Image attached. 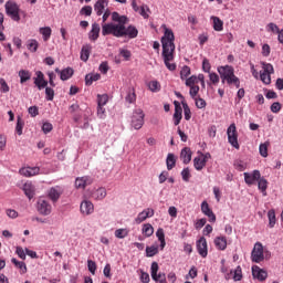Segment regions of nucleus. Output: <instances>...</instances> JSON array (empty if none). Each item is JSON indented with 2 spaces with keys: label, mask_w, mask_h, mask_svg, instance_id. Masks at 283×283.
<instances>
[{
  "label": "nucleus",
  "mask_w": 283,
  "mask_h": 283,
  "mask_svg": "<svg viewBox=\"0 0 283 283\" xmlns=\"http://www.w3.org/2000/svg\"><path fill=\"white\" fill-rule=\"evenodd\" d=\"M112 21L109 23H104L102 25V34L103 36H107L112 34L117 39H123V36H127L128 39H136L138 36V29L134 25H128L129 18L127 15H120L118 12L112 13Z\"/></svg>",
  "instance_id": "obj_1"
},
{
  "label": "nucleus",
  "mask_w": 283,
  "mask_h": 283,
  "mask_svg": "<svg viewBox=\"0 0 283 283\" xmlns=\"http://www.w3.org/2000/svg\"><path fill=\"white\" fill-rule=\"evenodd\" d=\"M176 36L174 35V31L171 29L165 28L164 36L161 38L164 63L170 72L176 70V63H171L174 61V52H176Z\"/></svg>",
  "instance_id": "obj_2"
},
{
  "label": "nucleus",
  "mask_w": 283,
  "mask_h": 283,
  "mask_svg": "<svg viewBox=\"0 0 283 283\" xmlns=\"http://www.w3.org/2000/svg\"><path fill=\"white\" fill-rule=\"evenodd\" d=\"M218 73L220 74L221 83L224 85H234L237 90L240 87V78L235 76V70L231 65L219 66L217 69Z\"/></svg>",
  "instance_id": "obj_3"
},
{
  "label": "nucleus",
  "mask_w": 283,
  "mask_h": 283,
  "mask_svg": "<svg viewBox=\"0 0 283 283\" xmlns=\"http://www.w3.org/2000/svg\"><path fill=\"white\" fill-rule=\"evenodd\" d=\"M4 8L8 17H10L12 21H21V15H19L21 9L17 2L8 1L6 2Z\"/></svg>",
  "instance_id": "obj_4"
},
{
  "label": "nucleus",
  "mask_w": 283,
  "mask_h": 283,
  "mask_svg": "<svg viewBox=\"0 0 283 283\" xmlns=\"http://www.w3.org/2000/svg\"><path fill=\"white\" fill-rule=\"evenodd\" d=\"M262 71L260 72V78L265 85H271V74H273V64L261 62Z\"/></svg>",
  "instance_id": "obj_5"
},
{
  "label": "nucleus",
  "mask_w": 283,
  "mask_h": 283,
  "mask_svg": "<svg viewBox=\"0 0 283 283\" xmlns=\"http://www.w3.org/2000/svg\"><path fill=\"white\" fill-rule=\"evenodd\" d=\"M132 127L134 129H142L145 125V113H143V109L137 108L134 111L130 122Z\"/></svg>",
  "instance_id": "obj_6"
},
{
  "label": "nucleus",
  "mask_w": 283,
  "mask_h": 283,
  "mask_svg": "<svg viewBox=\"0 0 283 283\" xmlns=\"http://www.w3.org/2000/svg\"><path fill=\"white\" fill-rule=\"evenodd\" d=\"M251 260L255 262V264H260V262H264V245L261 242H256L251 252Z\"/></svg>",
  "instance_id": "obj_7"
},
{
  "label": "nucleus",
  "mask_w": 283,
  "mask_h": 283,
  "mask_svg": "<svg viewBox=\"0 0 283 283\" xmlns=\"http://www.w3.org/2000/svg\"><path fill=\"white\" fill-rule=\"evenodd\" d=\"M228 143L234 147V149H240V144L238 143V129L234 124H231L227 129Z\"/></svg>",
  "instance_id": "obj_8"
},
{
  "label": "nucleus",
  "mask_w": 283,
  "mask_h": 283,
  "mask_svg": "<svg viewBox=\"0 0 283 283\" xmlns=\"http://www.w3.org/2000/svg\"><path fill=\"white\" fill-rule=\"evenodd\" d=\"M38 211L41 216H50L52 213V205L45 199H39Z\"/></svg>",
  "instance_id": "obj_9"
},
{
  "label": "nucleus",
  "mask_w": 283,
  "mask_h": 283,
  "mask_svg": "<svg viewBox=\"0 0 283 283\" xmlns=\"http://www.w3.org/2000/svg\"><path fill=\"white\" fill-rule=\"evenodd\" d=\"M33 82L35 87H38V90H45V87H48V81L45 78V74H43V72L41 71H36L35 72V77H33Z\"/></svg>",
  "instance_id": "obj_10"
},
{
  "label": "nucleus",
  "mask_w": 283,
  "mask_h": 283,
  "mask_svg": "<svg viewBox=\"0 0 283 283\" xmlns=\"http://www.w3.org/2000/svg\"><path fill=\"white\" fill-rule=\"evenodd\" d=\"M244 180H245V185H255V182H258L262 176V174H260V170H253L252 172H244Z\"/></svg>",
  "instance_id": "obj_11"
},
{
  "label": "nucleus",
  "mask_w": 283,
  "mask_h": 283,
  "mask_svg": "<svg viewBox=\"0 0 283 283\" xmlns=\"http://www.w3.org/2000/svg\"><path fill=\"white\" fill-rule=\"evenodd\" d=\"M94 182V179L90 176L77 177L75 179V188L76 189H85V187H90Z\"/></svg>",
  "instance_id": "obj_12"
},
{
  "label": "nucleus",
  "mask_w": 283,
  "mask_h": 283,
  "mask_svg": "<svg viewBox=\"0 0 283 283\" xmlns=\"http://www.w3.org/2000/svg\"><path fill=\"white\" fill-rule=\"evenodd\" d=\"M48 196L52 202H59V198L63 196V188H61V186L52 187L48 191Z\"/></svg>",
  "instance_id": "obj_13"
},
{
  "label": "nucleus",
  "mask_w": 283,
  "mask_h": 283,
  "mask_svg": "<svg viewBox=\"0 0 283 283\" xmlns=\"http://www.w3.org/2000/svg\"><path fill=\"white\" fill-rule=\"evenodd\" d=\"M154 209L147 208L138 213L137 218H135L136 224H140L147 220V218H154Z\"/></svg>",
  "instance_id": "obj_14"
},
{
  "label": "nucleus",
  "mask_w": 283,
  "mask_h": 283,
  "mask_svg": "<svg viewBox=\"0 0 283 283\" xmlns=\"http://www.w3.org/2000/svg\"><path fill=\"white\" fill-rule=\"evenodd\" d=\"M80 211L83 216H92V213H94V203H92L90 200L82 201Z\"/></svg>",
  "instance_id": "obj_15"
},
{
  "label": "nucleus",
  "mask_w": 283,
  "mask_h": 283,
  "mask_svg": "<svg viewBox=\"0 0 283 283\" xmlns=\"http://www.w3.org/2000/svg\"><path fill=\"white\" fill-rule=\"evenodd\" d=\"M197 250H198L199 255H201V258H207V255H209V251H208V247H207V239H205V237H201L197 241Z\"/></svg>",
  "instance_id": "obj_16"
},
{
  "label": "nucleus",
  "mask_w": 283,
  "mask_h": 283,
  "mask_svg": "<svg viewBox=\"0 0 283 283\" xmlns=\"http://www.w3.org/2000/svg\"><path fill=\"white\" fill-rule=\"evenodd\" d=\"M252 275L253 277L259 280V282H264V280L269 277V273H266V271H264L263 269H260V266L258 265L252 266Z\"/></svg>",
  "instance_id": "obj_17"
},
{
  "label": "nucleus",
  "mask_w": 283,
  "mask_h": 283,
  "mask_svg": "<svg viewBox=\"0 0 283 283\" xmlns=\"http://www.w3.org/2000/svg\"><path fill=\"white\" fill-rule=\"evenodd\" d=\"M201 211L203 216H207V218H209V222H216V213H213V210H211L207 201H202Z\"/></svg>",
  "instance_id": "obj_18"
},
{
  "label": "nucleus",
  "mask_w": 283,
  "mask_h": 283,
  "mask_svg": "<svg viewBox=\"0 0 283 283\" xmlns=\"http://www.w3.org/2000/svg\"><path fill=\"white\" fill-rule=\"evenodd\" d=\"M193 167L195 169H197V171H202V169L207 167V156H205V154H201L198 157H195Z\"/></svg>",
  "instance_id": "obj_19"
},
{
  "label": "nucleus",
  "mask_w": 283,
  "mask_h": 283,
  "mask_svg": "<svg viewBox=\"0 0 283 283\" xmlns=\"http://www.w3.org/2000/svg\"><path fill=\"white\" fill-rule=\"evenodd\" d=\"M160 266H158V262H153L151 266H150V275L154 280V282H158V280H160V277H165V273L160 272L158 274Z\"/></svg>",
  "instance_id": "obj_20"
},
{
  "label": "nucleus",
  "mask_w": 283,
  "mask_h": 283,
  "mask_svg": "<svg viewBox=\"0 0 283 283\" xmlns=\"http://www.w3.org/2000/svg\"><path fill=\"white\" fill-rule=\"evenodd\" d=\"M101 35V25L98 23L92 24V30L88 32L90 41H98V36Z\"/></svg>",
  "instance_id": "obj_21"
},
{
  "label": "nucleus",
  "mask_w": 283,
  "mask_h": 283,
  "mask_svg": "<svg viewBox=\"0 0 283 283\" xmlns=\"http://www.w3.org/2000/svg\"><path fill=\"white\" fill-rule=\"evenodd\" d=\"M180 120H182V107L180 103L175 102L174 125H180Z\"/></svg>",
  "instance_id": "obj_22"
},
{
  "label": "nucleus",
  "mask_w": 283,
  "mask_h": 283,
  "mask_svg": "<svg viewBox=\"0 0 283 283\" xmlns=\"http://www.w3.org/2000/svg\"><path fill=\"white\" fill-rule=\"evenodd\" d=\"M41 171L39 167H27L20 169L21 176H25L27 178H30L32 176H38V174Z\"/></svg>",
  "instance_id": "obj_23"
},
{
  "label": "nucleus",
  "mask_w": 283,
  "mask_h": 283,
  "mask_svg": "<svg viewBox=\"0 0 283 283\" xmlns=\"http://www.w3.org/2000/svg\"><path fill=\"white\" fill-rule=\"evenodd\" d=\"M90 54H92V44H84L81 50V61L87 63V61L90 60Z\"/></svg>",
  "instance_id": "obj_24"
},
{
  "label": "nucleus",
  "mask_w": 283,
  "mask_h": 283,
  "mask_svg": "<svg viewBox=\"0 0 283 283\" xmlns=\"http://www.w3.org/2000/svg\"><path fill=\"white\" fill-rule=\"evenodd\" d=\"M191 148L185 147L180 153V160H182L184 165H189L191 163Z\"/></svg>",
  "instance_id": "obj_25"
},
{
  "label": "nucleus",
  "mask_w": 283,
  "mask_h": 283,
  "mask_svg": "<svg viewBox=\"0 0 283 283\" xmlns=\"http://www.w3.org/2000/svg\"><path fill=\"white\" fill-rule=\"evenodd\" d=\"M214 245L219 251H224L227 249V237L214 238Z\"/></svg>",
  "instance_id": "obj_26"
},
{
  "label": "nucleus",
  "mask_w": 283,
  "mask_h": 283,
  "mask_svg": "<svg viewBox=\"0 0 283 283\" xmlns=\"http://www.w3.org/2000/svg\"><path fill=\"white\" fill-rule=\"evenodd\" d=\"M106 197H107V190L103 187L96 189L93 192L94 200H105Z\"/></svg>",
  "instance_id": "obj_27"
},
{
  "label": "nucleus",
  "mask_w": 283,
  "mask_h": 283,
  "mask_svg": "<svg viewBox=\"0 0 283 283\" xmlns=\"http://www.w3.org/2000/svg\"><path fill=\"white\" fill-rule=\"evenodd\" d=\"M23 191L27 198H29V200H32L34 198V186L30 182L24 184Z\"/></svg>",
  "instance_id": "obj_28"
},
{
  "label": "nucleus",
  "mask_w": 283,
  "mask_h": 283,
  "mask_svg": "<svg viewBox=\"0 0 283 283\" xmlns=\"http://www.w3.org/2000/svg\"><path fill=\"white\" fill-rule=\"evenodd\" d=\"M72 76H74V70L72 67H66L60 72L61 81H69Z\"/></svg>",
  "instance_id": "obj_29"
},
{
  "label": "nucleus",
  "mask_w": 283,
  "mask_h": 283,
  "mask_svg": "<svg viewBox=\"0 0 283 283\" xmlns=\"http://www.w3.org/2000/svg\"><path fill=\"white\" fill-rule=\"evenodd\" d=\"M18 74H19L21 84L28 83V81L32 78V73L28 70H20Z\"/></svg>",
  "instance_id": "obj_30"
},
{
  "label": "nucleus",
  "mask_w": 283,
  "mask_h": 283,
  "mask_svg": "<svg viewBox=\"0 0 283 283\" xmlns=\"http://www.w3.org/2000/svg\"><path fill=\"white\" fill-rule=\"evenodd\" d=\"M258 187L262 195L266 196V189H269V181L264 179V177H260V179L258 180Z\"/></svg>",
  "instance_id": "obj_31"
},
{
  "label": "nucleus",
  "mask_w": 283,
  "mask_h": 283,
  "mask_svg": "<svg viewBox=\"0 0 283 283\" xmlns=\"http://www.w3.org/2000/svg\"><path fill=\"white\" fill-rule=\"evenodd\" d=\"M166 165H167L168 171H171V169L176 167V155L169 153L166 158Z\"/></svg>",
  "instance_id": "obj_32"
},
{
  "label": "nucleus",
  "mask_w": 283,
  "mask_h": 283,
  "mask_svg": "<svg viewBox=\"0 0 283 283\" xmlns=\"http://www.w3.org/2000/svg\"><path fill=\"white\" fill-rule=\"evenodd\" d=\"M212 21H213V30H216V32H222L224 30V22H222L220 18L212 17Z\"/></svg>",
  "instance_id": "obj_33"
},
{
  "label": "nucleus",
  "mask_w": 283,
  "mask_h": 283,
  "mask_svg": "<svg viewBox=\"0 0 283 283\" xmlns=\"http://www.w3.org/2000/svg\"><path fill=\"white\" fill-rule=\"evenodd\" d=\"M12 264L17 266V269H20V273L24 274L28 273V266L25 265V262L18 261L17 259H11Z\"/></svg>",
  "instance_id": "obj_34"
},
{
  "label": "nucleus",
  "mask_w": 283,
  "mask_h": 283,
  "mask_svg": "<svg viewBox=\"0 0 283 283\" xmlns=\"http://www.w3.org/2000/svg\"><path fill=\"white\" fill-rule=\"evenodd\" d=\"M40 34H42L43 41H50V38L52 36V28L50 27L40 28Z\"/></svg>",
  "instance_id": "obj_35"
},
{
  "label": "nucleus",
  "mask_w": 283,
  "mask_h": 283,
  "mask_svg": "<svg viewBox=\"0 0 283 283\" xmlns=\"http://www.w3.org/2000/svg\"><path fill=\"white\" fill-rule=\"evenodd\" d=\"M101 80V74L95 73V74H87L85 76V85H92V83H94L95 81H99Z\"/></svg>",
  "instance_id": "obj_36"
},
{
  "label": "nucleus",
  "mask_w": 283,
  "mask_h": 283,
  "mask_svg": "<svg viewBox=\"0 0 283 283\" xmlns=\"http://www.w3.org/2000/svg\"><path fill=\"white\" fill-rule=\"evenodd\" d=\"M142 232L144 233V235H146V238H151V235H154V226H151L150 223H145L143 226Z\"/></svg>",
  "instance_id": "obj_37"
},
{
  "label": "nucleus",
  "mask_w": 283,
  "mask_h": 283,
  "mask_svg": "<svg viewBox=\"0 0 283 283\" xmlns=\"http://www.w3.org/2000/svg\"><path fill=\"white\" fill-rule=\"evenodd\" d=\"M148 90H150V92H154V93H158L160 92L161 90V85H160V82L154 80V81H150L148 83Z\"/></svg>",
  "instance_id": "obj_38"
},
{
  "label": "nucleus",
  "mask_w": 283,
  "mask_h": 283,
  "mask_svg": "<svg viewBox=\"0 0 283 283\" xmlns=\"http://www.w3.org/2000/svg\"><path fill=\"white\" fill-rule=\"evenodd\" d=\"M125 101H126V103H129V104L136 103V90L129 88L127 91V95L125 97Z\"/></svg>",
  "instance_id": "obj_39"
},
{
  "label": "nucleus",
  "mask_w": 283,
  "mask_h": 283,
  "mask_svg": "<svg viewBox=\"0 0 283 283\" xmlns=\"http://www.w3.org/2000/svg\"><path fill=\"white\" fill-rule=\"evenodd\" d=\"M27 48L29 52H36V50H39V41L34 39L28 40Z\"/></svg>",
  "instance_id": "obj_40"
},
{
  "label": "nucleus",
  "mask_w": 283,
  "mask_h": 283,
  "mask_svg": "<svg viewBox=\"0 0 283 283\" xmlns=\"http://www.w3.org/2000/svg\"><path fill=\"white\" fill-rule=\"evenodd\" d=\"M218 83H220V75H218L217 73L210 72L209 73V82L208 85H218Z\"/></svg>",
  "instance_id": "obj_41"
},
{
  "label": "nucleus",
  "mask_w": 283,
  "mask_h": 283,
  "mask_svg": "<svg viewBox=\"0 0 283 283\" xmlns=\"http://www.w3.org/2000/svg\"><path fill=\"white\" fill-rule=\"evenodd\" d=\"M269 142H265L259 146L260 156L266 158L269 156Z\"/></svg>",
  "instance_id": "obj_42"
},
{
  "label": "nucleus",
  "mask_w": 283,
  "mask_h": 283,
  "mask_svg": "<svg viewBox=\"0 0 283 283\" xmlns=\"http://www.w3.org/2000/svg\"><path fill=\"white\" fill-rule=\"evenodd\" d=\"M268 218H269V227H270V229H273V227H275V222H276L274 209H271L268 211Z\"/></svg>",
  "instance_id": "obj_43"
},
{
  "label": "nucleus",
  "mask_w": 283,
  "mask_h": 283,
  "mask_svg": "<svg viewBox=\"0 0 283 283\" xmlns=\"http://www.w3.org/2000/svg\"><path fill=\"white\" fill-rule=\"evenodd\" d=\"M105 6H107L105 2L102 1H96L95 6H94V10L97 14V17H101V14H103L104 10H105Z\"/></svg>",
  "instance_id": "obj_44"
},
{
  "label": "nucleus",
  "mask_w": 283,
  "mask_h": 283,
  "mask_svg": "<svg viewBox=\"0 0 283 283\" xmlns=\"http://www.w3.org/2000/svg\"><path fill=\"white\" fill-rule=\"evenodd\" d=\"M147 258H154V255H158V245H151L146 248Z\"/></svg>",
  "instance_id": "obj_45"
},
{
  "label": "nucleus",
  "mask_w": 283,
  "mask_h": 283,
  "mask_svg": "<svg viewBox=\"0 0 283 283\" xmlns=\"http://www.w3.org/2000/svg\"><path fill=\"white\" fill-rule=\"evenodd\" d=\"M109 101V96H107V94H98L97 95V105L105 107V105H107V102Z\"/></svg>",
  "instance_id": "obj_46"
},
{
  "label": "nucleus",
  "mask_w": 283,
  "mask_h": 283,
  "mask_svg": "<svg viewBox=\"0 0 283 283\" xmlns=\"http://www.w3.org/2000/svg\"><path fill=\"white\" fill-rule=\"evenodd\" d=\"M193 101H195L196 107L198 109H205V107H207V101H205V98H202V97H195Z\"/></svg>",
  "instance_id": "obj_47"
},
{
  "label": "nucleus",
  "mask_w": 283,
  "mask_h": 283,
  "mask_svg": "<svg viewBox=\"0 0 283 283\" xmlns=\"http://www.w3.org/2000/svg\"><path fill=\"white\" fill-rule=\"evenodd\" d=\"M191 75V69L189 66H184L180 71V78L181 81L187 80L188 76Z\"/></svg>",
  "instance_id": "obj_48"
},
{
  "label": "nucleus",
  "mask_w": 283,
  "mask_h": 283,
  "mask_svg": "<svg viewBox=\"0 0 283 283\" xmlns=\"http://www.w3.org/2000/svg\"><path fill=\"white\" fill-rule=\"evenodd\" d=\"M198 85V76L196 75H192L190 77H186V86L187 87H192V86H196Z\"/></svg>",
  "instance_id": "obj_49"
},
{
  "label": "nucleus",
  "mask_w": 283,
  "mask_h": 283,
  "mask_svg": "<svg viewBox=\"0 0 283 283\" xmlns=\"http://www.w3.org/2000/svg\"><path fill=\"white\" fill-rule=\"evenodd\" d=\"M181 178L184 182H189V180L191 179V171L189 170V168H185L181 171Z\"/></svg>",
  "instance_id": "obj_50"
},
{
  "label": "nucleus",
  "mask_w": 283,
  "mask_h": 283,
  "mask_svg": "<svg viewBox=\"0 0 283 283\" xmlns=\"http://www.w3.org/2000/svg\"><path fill=\"white\" fill-rule=\"evenodd\" d=\"M139 12L140 17H143L144 19H149V14H147V12H149V7L144 4L139 8Z\"/></svg>",
  "instance_id": "obj_51"
},
{
  "label": "nucleus",
  "mask_w": 283,
  "mask_h": 283,
  "mask_svg": "<svg viewBox=\"0 0 283 283\" xmlns=\"http://www.w3.org/2000/svg\"><path fill=\"white\" fill-rule=\"evenodd\" d=\"M45 88V96L46 101H54V88L46 86Z\"/></svg>",
  "instance_id": "obj_52"
},
{
  "label": "nucleus",
  "mask_w": 283,
  "mask_h": 283,
  "mask_svg": "<svg viewBox=\"0 0 283 283\" xmlns=\"http://www.w3.org/2000/svg\"><path fill=\"white\" fill-rule=\"evenodd\" d=\"M184 105V115L186 120H191V109L189 108V105L187 103H182Z\"/></svg>",
  "instance_id": "obj_53"
},
{
  "label": "nucleus",
  "mask_w": 283,
  "mask_h": 283,
  "mask_svg": "<svg viewBox=\"0 0 283 283\" xmlns=\"http://www.w3.org/2000/svg\"><path fill=\"white\" fill-rule=\"evenodd\" d=\"M15 132L19 136H21V134H23V119H21V117H18Z\"/></svg>",
  "instance_id": "obj_54"
},
{
  "label": "nucleus",
  "mask_w": 283,
  "mask_h": 283,
  "mask_svg": "<svg viewBox=\"0 0 283 283\" xmlns=\"http://www.w3.org/2000/svg\"><path fill=\"white\" fill-rule=\"evenodd\" d=\"M234 168L238 171H244V169H247V164H244V161H242V160H235L234 161Z\"/></svg>",
  "instance_id": "obj_55"
},
{
  "label": "nucleus",
  "mask_w": 283,
  "mask_h": 283,
  "mask_svg": "<svg viewBox=\"0 0 283 283\" xmlns=\"http://www.w3.org/2000/svg\"><path fill=\"white\" fill-rule=\"evenodd\" d=\"M233 280H234V282H240V280H242V268L241 266H237V269L234 271Z\"/></svg>",
  "instance_id": "obj_56"
},
{
  "label": "nucleus",
  "mask_w": 283,
  "mask_h": 283,
  "mask_svg": "<svg viewBox=\"0 0 283 283\" xmlns=\"http://www.w3.org/2000/svg\"><path fill=\"white\" fill-rule=\"evenodd\" d=\"M87 269L92 275H96V262L88 260L87 261Z\"/></svg>",
  "instance_id": "obj_57"
},
{
  "label": "nucleus",
  "mask_w": 283,
  "mask_h": 283,
  "mask_svg": "<svg viewBox=\"0 0 283 283\" xmlns=\"http://www.w3.org/2000/svg\"><path fill=\"white\" fill-rule=\"evenodd\" d=\"M52 129H54V126H52V123H50V122H46L42 125L43 134H50V132H52Z\"/></svg>",
  "instance_id": "obj_58"
},
{
  "label": "nucleus",
  "mask_w": 283,
  "mask_h": 283,
  "mask_svg": "<svg viewBox=\"0 0 283 283\" xmlns=\"http://www.w3.org/2000/svg\"><path fill=\"white\" fill-rule=\"evenodd\" d=\"M190 91L189 94L191 96V98H196L198 96V92H200V86L195 85V86H189Z\"/></svg>",
  "instance_id": "obj_59"
},
{
  "label": "nucleus",
  "mask_w": 283,
  "mask_h": 283,
  "mask_svg": "<svg viewBox=\"0 0 283 283\" xmlns=\"http://www.w3.org/2000/svg\"><path fill=\"white\" fill-rule=\"evenodd\" d=\"M202 70L203 72L210 74L211 73V63L207 59H203L202 61Z\"/></svg>",
  "instance_id": "obj_60"
},
{
  "label": "nucleus",
  "mask_w": 283,
  "mask_h": 283,
  "mask_svg": "<svg viewBox=\"0 0 283 283\" xmlns=\"http://www.w3.org/2000/svg\"><path fill=\"white\" fill-rule=\"evenodd\" d=\"M115 237L119 238V240H123V238H127V230H125V229H117L115 231Z\"/></svg>",
  "instance_id": "obj_61"
},
{
  "label": "nucleus",
  "mask_w": 283,
  "mask_h": 283,
  "mask_svg": "<svg viewBox=\"0 0 283 283\" xmlns=\"http://www.w3.org/2000/svg\"><path fill=\"white\" fill-rule=\"evenodd\" d=\"M15 253L20 260H25V250H23V248L17 247Z\"/></svg>",
  "instance_id": "obj_62"
},
{
  "label": "nucleus",
  "mask_w": 283,
  "mask_h": 283,
  "mask_svg": "<svg viewBox=\"0 0 283 283\" xmlns=\"http://www.w3.org/2000/svg\"><path fill=\"white\" fill-rule=\"evenodd\" d=\"M205 224H207V219H199L197 220V222L195 223V228L197 229V231H199V229H202V227H205Z\"/></svg>",
  "instance_id": "obj_63"
},
{
  "label": "nucleus",
  "mask_w": 283,
  "mask_h": 283,
  "mask_svg": "<svg viewBox=\"0 0 283 283\" xmlns=\"http://www.w3.org/2000/svg\"><path fill=\"white\" fill-rule=\"evenodd\" d=\"M140 282H143V283H149V282H150L149 273L142 271V274H140Z\"/></svg>",
  "instance_id": "obj_64"
}]
</instances>
